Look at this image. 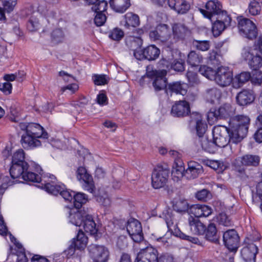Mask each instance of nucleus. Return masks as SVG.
<instances>
[{"label": "nucleus", "mask_w": 262, "mask_h": 262, "mask_svg": "<svg viewBox=\"0 0 262 262\" xmlns=\"http://www.w3.org/2000/svg\"><path fill=\"white\" fill-rule=\"evenodd\" d=\"M110 5L112 9L118 13H124L130 6V0H110Z\"/></svg>", "instance_id": "29"}, {"label": "nucleus", "mask_w": 262, "mask_h": 262, "mask_svg": "<svg viewBox=\"0 0 262 262\" xmlns=\"http://www.w3.org/2000/svg\"><path fill=\"white\" fill-rule=\"evenodd\" d=\"M169 7L178 14H184L190 9V4L185 0H168Z\"/></svg>", "instance_id": "23"}, {"label": "nucleus", "mask_w": 262, "mask_h": 262, "mask_svg": "<svg viewBox=\"0 0 262 262\" xmlns=\"http://www.w3.org/2000/svg\"><path fill=\"white\" fill-rule=\"evenodd\" d=\"M198 142L200 143L202 149L206 151L212 153L216 150V146H217L215 144L214 142L209 141L206 138H199Z\"/></svg>", "instance_id": "43"}, {"label": "nucleus", "mask_w": 262, "mask_h": 262, "mask_svg": "<svg viewBox=\"0 0 262 262\" xmlns=\"http://www.w3.org/2000/svg\"><path fill=\"white\" fill-rule=\"evenodd\" d=\"M171 36V30L166 24L158 25L156 30L151 31L149 37L153 40H160L162 41H167Z\"/></svg>", "instance_id": "19"}, {"label": "nucleus", "mask_w": 262, "mask_h": 262, "mask_svg": "<svg viewBox=\"0 0 262 262\" xmlns=\"http://www.w3.org/2000/svg\"><path fill=\"white\" fill-rule=\"evenodd\" d=\"M176 167H173L171 174L174 177L180 179L183 176V172L184 171V167L183 166V163L180 160H177L175 162Z\"/></svg>", "instance_id": "51"}, {"label": "nucleus", "mask_w": 262, "mask_h": 262, "mask_svg": "<svg viewBox=\"0 0 262 262\" xmlns=\"http://www.w3.org/2000/svg\"><path fill=\"white\" fill-rule=\"evenodd\" d=\"M148 262H173V257L168 255H163L158 257L157 250L148 244Z\"/></svg>", "instance_id": "25"}, {"label": "nucleus", "mask_w": 262, "mask_h": 262, "mask_svg": "<svg viewBox=\"0 0 262 262\" xmlns=\"http://www.w3.org/2000/svg\"><path fill=\"white\" fill-rule=\"evenodd\" d=\"M85 212H82L76 209H71L69 216V221L72 224L80 227L85 219Z\"/></svg>", "instance_id": "31"}, {"label": "nucleus", "mask_w": 262, "mask_h": 262, "mask_svg": "<svg viewBox=\"0 0 262 262\" xmlns=\"http://www.w3.org/2000/svg\"><path fill=\"white\" fill-rule=\"evenodd\" d=\"M203 56L195 51H191L187 55V62L192 67H198L203 61Z\"/></svg>", "instance_id": "38"}, {"label": "nucleus", "mask_w": 262, "mask_h": 262, "mask_svg": "<svg viewBox=\"0 0 262 262\" xmlns=\"http://www.w3.org/2000/svg\"><path fill=\"white\" fill-rule=\"evenodd\" d=\"M212 24V31L214 36H219L226 28L231 25V17L227 12H223L216 16Z\"/></svg>", "instance_id": "9"}, {"label": "nucleus", "mask_w": 262, "mask_h": 262, "mask_svg": "<svg viewBox=\"0 0 262 262\" xmlns=\"http://www.w3.org/2000/svg\"><path fill=\"white\" fill-rule=\"evenodd\" d=\"M205 238L207 240L217 244L219 242V236L215 224L210 223L205 230Z\"/></svg>", "instance_id": "35"}, {"label": "nucleus", "mask_w": 262, "mask_h": 262, "mask_svg": "<svg viewBox=\"0 0 262 262\" xmlns=\"http://www.w3.org/2000/svg\"><path fill=\"white\" fill-rule=\"evenodd\" d=\"M165 222L166 223L168 231H170L176 236L179 237L182 232L178 227L177 222L173 217L169 213L165 215Z\"/></svg>", "instance_id": "33"}, {"label": "nucleus", "mask_w": 262, "mask_h": 262, "mask_svg": "<svg viewBox=\"0 0 262 262\" xmlns=\"http://www.w3.org/2000/svg\"><path fill=\"white\" fill-rule=\"evenodd\" d=\"M199 72L207 78L210 80H214L216 75V71L207 66H201L199 69Z\"/></svg>", "instance_id": "45"}, {"label": "nucleus", "mask_w": 262, "mask_h": 262, "mask_svg": "<svg viewBox=\"0 0 262 262\" xmlns=\"http://www.w3.org/2000/svg\"><path fill=\"white\" fill-rule=\"evenodd\" d=\"M192 45L196 49L202 51H208L210 47V42L208 40H200L194 39L192 41Z\"/></svg>", "instance_id": "50"}, {"label": "nucleus", "mask_w": 262, "mask_h": 262, "mask_svg": "<svg viewBox=\"0 0 262 262\" xmlns=\"http://www.w3.org/2000/svg\"><path fill=\"white\" fill-rule=\"evenodd\" d=\"M222 96L221 90L215 87L207 89L205 92V97L208 102L214 103L219 102Z\"/></svg>", "instance_id": "34"}, {"label": "nucleus", "mask_w": 262, "mask_h": 262, "mask_svg": "<svg viewBox=\"0 0 262 262\" xmlns=\"http://www.w3.org/2000/svg\"><path fill=\"white\" fill-rule=\"evenodd\" d=\"M125 19L124 26L126 28L129 27H136L140 24L139 17L132 12H128L124 15Z\"/></svg>", "instance_id": "39"}, {"label": "nucleus", "mask_w": 262, "mask_h": 262, "mask_svg": "<svg viewBox=\"0 0 262 262\" xmlns=\"http://www.w3.org/2000/svg\"><path fill=\"white\" fill-rule=\"evenodd\" d=\"M245 246L241 250V255L246 262H255L256 255L258 252L257 247L252 243V240L247 237L245 241Z\"/></svg>", "instance_id": "16"}, {"label": "nucleus", "mask_w": 262, "mask_h": 262, "mask_svg": "<svg viewBox=\"0 0 262 262\" xmlns=\"http://www.w3.org/2000/svg\"><path fill=\"white\" fill-rule=\"evenodd\" d=\"M45 189L49 193L56 195L60 194V191H61L62 189H64V185L62 184L54 185L50 183H47L45 185Z\"/></svg>", "instance_id": "46"}, {"label": "nucleus", "mask_w": 262, "mask_h": 262, "mask_svg": "<svg viewBox=\"0 0 262 262\" xmlns=\"http://www.w3.org/2000/svg\"><path fill=\"white\" fill-rule=\"evenodd\" d=\"M171 68L177 72H183L185 70V62L182 59H174L171 63Z\"/></svg>", "instance_id": "56"}, {"label": "nucleus", "mask_w": 262, "mask_h": 262, "mask_svg": "<svg viewBox=\"0 0 262 262\" xmlns=\"http://www.w3.org/2000/svg\"><path fill=\"white\" fill-rule=\"evenodd\" d=\"M97 202L104 207H108L111 205V201L106 190L103 188H100L98 194L96 195Z\"/></svg>", "instance_id": "40"}, {"label": "nucleus", "mask_w": 262, "mask_h": 262, "mask_svg": "<svg viewBox=\"0 0 262 262\" xmlns=\"http://www.w3.org/2000/svg\"><path fill=\"white\" fill-rule=\"evenodd\" d=\"M190 212L194 216V217L198 219L208 216L211 214L212 209L208 206L196 204L191 207Z\"/></svg>", "instance_id": "24"}, {"label": "nucleus", "mask_w": 262, "mask_h": 262, "mask_svg": "<svg viewBox=\"0 0 262 262\" xmlns=\"http://www.w3.org/2000/svg\"><path fill=\"white\" fill-rule=\"evenodd\" d=\"M190 112L189 103L185 100L177 101L172 105L171 113L172 116L178 117H183L188 115Z\"/></svg>", "instance_id": "21"}, {"label": "nucleus", "mask_w": 262, "mask_h": 262, "mask_svg": "<svg viewBox=\"0 0 262 262\" xmlns=\"http://www.w3.org/2000/svg\"><path fill=\"white\" fill-rule=\"evenodd\" d=\"M206 165L217 171L219 173L222 172L227 168L226 165L220 161L207 160Z\"/></svg>", "instance_id": "49"}, {"label": "nucleus", "mask_w": 262, "mask_h": 262, "mask_svg": "<svg viewBox=\"0 0 262 262\" xmlns=\"http://www.w3.org/2000/svg\"><path fill=\"white\" fill-rule=\"evenodd\" d=\"M126 230L132 239L139 243L143 239V234L141 223L136 219L131 218L127 222Z\"/></svg>", "instance_id": "11"}, {"label": "nucleus", "mask_w": 262, "mask_h": 262, "mask_svg": "<svg viewBox=\"0 0 262 262\" xmlns=\"http://www.w3.org/2000/svg\"><path fill=\"white\" fill-rule=\"evenodd\" d=\"M48 138V134L39 124L29 123L28 133L21 136V143L25 148H33L41 145L39 138Z\"/></svg>", "instance_id": "2"}, {"label": "nucleus", "mask_w": 262, "mask_h": 262, "mask_svg": "<svg viewBox=\"0 0 262 262\" xmlns=\"http://www.w3.org/2000/svg\"><path fill=\"white\" fill-rule=\"evenodd\" d=\"M165 92L167 94L171 95L172 93H176L184 96L187 93L186 86L184 83H182L179 81L171 82L167 84Z\"/></svg>", "instance_id": "28"}, {"label": "nucleus", "mask_w": 262, "mask_h": 262, "mask_svg": "<svg viewBox=\"0 0 262 262\" xmlns=\"http://www.w3.org/2000/svg\"><path fill=\"white\" fill-rule=\"evenodd\" d=\"M84 231L90 233L91 235L97 234L98 229L92 215L87 214L85 215V219L82 224Z\"/></svg>", "instance_id": "32"}, {"label": "nucleus", "mask_w": 262, "mask_h": 262, "mask_svg": "<svg viewBox=\"0 0 262 262\" xmlns=\"http://www.w3.org/2000/svg\"><path fill=\"white\" fill-rule=\"evenodd\" d=\"M253 49L249 47H244L242 52V56L245 60L249 61L254 56Z\"/></svg>", "instance_id": "62"}, {"label": "nucleus", "mask_w": 262, "mask_h": 262, "mask_svg": "<svg viewBox=\"0 0 262 262\" xmlns=\"http://www.w3.org/2000/svg\"><path fill=\"white\" fill-rule=\"evenodd\" d=\"M29 19L27 25L28 30L31 32L37 31L41 26L40 17L41 15L39 12H33L31 14H28Z\"/></svg>", "instance_id": "27"}, {"label": "nucleus", "mask_w": 262, "mask_h": 262, "mask_svg": "<svg viewBox=\"0 0 262 262\" xmlns=\"http://www.w3.org/2000/svg\"><path fill=\"white\" fill-rule=\"evenodd\" d=\"M223 241L225 246L230 251H236L238 247L239 237L235 230H229L224 232Z\"/></svg>", "instance_id": "18"}, {"label": "nucleus", "mask_w": 262, "mask_h": 262, "mask_svg": "<svg viewBox=\"0 0 262 262\" xmlns=\"http://www.w3.org/2000/svg\"><path fill=\"white\" fill-rule=\"evenodd\" d=\"M217 220L220 224L225 226H229L231 225V221L227 215L225 213H221L217 216Z\"/></svg>", "instance_id": "60"}, {"label": "nucleus", "mask_w": 262, "mask_h": 262, "mask_svg": "<svg viewBox=\"0 0 262 262\" xmlns=\"http://www.w3.org/2000/svg\"><path fill=\"white\" fill-rule=\"evenodd\" d=\"M251 81L253 84L261 85L262 84V72L255 71L253 76H251Z\"/></svg>", "instance_id": "61"}, {"label": "nucleus", "mask_w": 262, "mask_h": 262, "mask_svg": "<svg viewBox=\"0 0 262 262\" xmlns=\"http://www.w3.org/2000/svg\"><path fill=\"white\" fill-rule=\"evenodd\" d=\"M213 139L219 147H225L232 142L228 134V127L223 126H214L212 129Z\"/></svg>", "instance_id": "8"}, {"label": "nucleus", "mask_w": 262, "mask_h": 262, "mask_svg": "<svg viewBox=\"0 0 262 262\" xmlns=\"http://www.w3.org/2000/svg\"><path fill=\"white\" fill-rule=\"evenodd\" d=\"M77 178L79 181H82V187L84 190L94 194L95 186L92 176L88 173L86 169L80 166L77 170Z\"/></svg>", "instance_id": "13"}, {"label": "nucleus", "mask_w": 262, "mask_h": 262, "mask_svg": "<svg viewBox=\"0 0 262 262\" xmlns=\"http://www.w3.org/2000/svg\"><path fill=\"white\" fill-rule=\"evenodd\" d=\"M166 70H155L148 72V77L152 76L154 80L152 85L156 91H160L166 90L167 87V79L166 78L167 75Z\"/></svg>", "instance_id": "12"}, {"label": "nucleus", "mask_w": 262, "mask_h": 262, "mask_svg": "<svg viewBox=\"0 0 262 262\" xmlns=\"http://www.w3.org/2000/svg\"><path fill=\"white\" fill-rule=\"evenodd\" d=\"M23 163L24 164L12 163L10 168V174L11 178L15 179L21 177L26 181L40 182L41 181L40 177L28 170L29 165L27 163Z\"/></svg>", "instance_id": "3"}, {"label": "nucleus", "mask_w": 262, "mask_h": 262, "mask_svg": "<svg viewBox=\"0 0 262 262\" xmlns=\"http://www.w3.org/2000/svg\"><path fill=\"white\" fill-rule=\"evenodd\" d=\"M25 154L24 151L21 149H18L13 154L12 158V163H15L18 164H23V163H27L25 160Z\"/></svg>", "instance_id": "53"}, {"label": "nucleus", "mask_w": 262, "mask_h": 262, "mask_svg": "<svg viewBox=\"0 0 262 262\" xmlns=\"http://www.w3.org/2000/svg\"><path fill=\"white\" fill-rule=\"evenodd\" d=\"M186 77L189 84L191 85H196L200 83L196 73L192 71H188L186 73Z\"/></svg>", "instance_id": "59"}, {"label": "nucleus", "mask_w": 262, "mask_h": 262, "mask_svg": "<svg viewBox=\"0 0 262 262\" xmlns=\"http://www.w3.org/2000/svg\"><path fill=\"white\" fill-rule=\"evenodd\" d=\"M169 170L167 165H158L155 168L151 176V184L155 189L160 188L166 184Z\"/></svg>", "instance_id": "5"}, {"label": "nucleus", "mask_w": 262, "mask_h": 262, "mask_svg": "<svg viewBox=\"0 0 262 262\" xmlns=\"http://www.w3.org/2000/svg\"><path fill=\"white\" fill-rule=\"evenodd\" d=\"M188 223L191 231L195 234L203 235L206 226L197 218L190 215L188 218Z\"/></svg>", "instance_id": "26"}, {"label": "nucleus", "mask_w": 262, "mask_h": 262, "mask_svg": "<svg viewBox=\"0 0 262 262\" xmlns=\"http://www.w3.org/2000/svg\"><path fill=\"white\" fill-rule=\"evenodd\" d=\"M251 119L246 115H234L229 119L228 134L233 143L241 142L247 135Z\"/></svg>", "instance_id": "1"}, {"label": "nucleus", "mask_w": 262, "mask_h": 262, "mask_svg": "<svg viewBox=\"0 0 262 262\" xmlns=\"http://www.w3.org/2000/svg\"><path fill=\"white\" fill-rule=\"evenodd\" d=\"M238 28L242 35L250 39H253L257 35V30L255 24L250 19L242 16L237 17Z\"/></svg>", "instance_id": "6"}, {"label": "nucleus", "mask_w": 262, "mask_h": 262, "mask_svg": "<svg viewBox=\"0 0 262 262\" xmlns=\"http://www.w3.org/2000/svg\"><path fill=\"white\" fill-rule=\"evenodd\" d=\"M248 10L249 13L254 16L260 14L261 7L258 2L253 0L249 5Z\"/></svg>", "instance_id": "54"}, {"label": "nucleus", "mask_w": 262, "mask_h": 262, "mask_svg": "<svg viewBox=\"0 0 262 262\" xmlns=\"http://www.w3.org/2000/svg\"><path fill=\"white\" fill-rule=\"evenodd\" d=\"M251 78V74L248 72H243L236 75L233 78V85L235 88H239Z\"/></svg>", "instance_id": "37"}, {"label": "nucleus", "mask_w": 262, "mask_h": 262, "mask_svg": "<svg viewBox=\"0 0 262 262\" xmlns=\"http://www.w3.org/2000/svg\"><path fill=\"white\" fill-rule=\"evenodd\" d=\"M214 81L221 86H228L233 82L232 72L227 67H219L216 70Z\"/></svg>", "instance_id": "15"}, {"label": "nucleus", "mask_w": 262, "mask_h": 262, "mask_svg": "<svg viewBox=\"0 0 262 262\" xmlns=\"http://www.w3.org/2000/svg\"><path fill=\"white\" fill-rule=\"evenodd\" d=\"M52 42L54 44H58L63 41L64 34L63 31L60 29L54 30L51 34Z\"/></svg>", "instance_id": "47"}, {"label": "nucleus", "mask_w": 262, "mask_h": 262, "mask_svg": "<svg viewBox=\"0 0 262 262\" xmlns=\"http://www.w3.org/2000/svg\"><path fill=\"white\" fill-rule=\"evenodd\" d=\"M172 30L173 38L176 39L184 38L188 31L187 27L184 25L180 23L173 24Z\"/></svg>", "instance_id": "36"}, {"label": "nucleus", "mask_w": 262, "mask_h": 262, "mask_svg": "<svg viewBox=\"0 0 262 262\" xmlns=\"http://www.w3.org/2000/svg\"><path fill=\"white\" fill-rule=\"evenodd\" d=\"M248 63L251 69L257 71L262 66V57L256 54L249 61Z\"/></svg>", "instance_id": "52"}, {"label": "nucleus", "mask_w": 262, "mask_h": 262, "mask_svg": "<svg viewBox=\"0 0 262 262\" xmlns=\"http://www.w3.org/2000/svg\"><path fill=\"white\" fill-rule=\"evenodd\" d=\"M260 162V158L258 156L247 154L242 157H239L235 159V165L236 170L243 174L245 169L242 166H257Z\"/></svg>", "instance_id": "10"}, {"label": "nucleus", "mask_w": 262, "mask_h": 262, "mask_svg": "<svg viewBox=\"0 0 262 262\" xmlns=\"http://www.w3.org/2000/svg\"><path fill=\"white\" fill-rule=\"evenodd\" d=\"M88 249L89 255L94 262H107L108 260L110 252L106 247L103 245L91 244Z\"/></svg>", "instance_id": "7"}, {"label": "nucleus", "mask_w": 262, "mask_h": 262, "mask_svg": "<svg viewBox=\"0 0 262 262\" xmlns=\"http://www.w3.org/2000/svg\"><path fill=\"white\" fill-rule=\"evenodd\" d=\"M206 10L199 8V10L203 15V16L210 20L214 15L218 16L219 14L223 12H226L222 10V5L221 3L217 0L209 1L205 5Z\"/></svg>", "instance_id": "14"}, {"label": "nucleus", "mask_w": 262, "mask_h": 262, "mask_svg": "<svg viewBox=\"0 0 262 262\" xmlns=\"http://www.w3.org/2000/svg\"><path fill=\"white\" fill-rule=\"evenodd\" d=\"M204 172L203 166L195 161H190L188 163V168L186 170L187 174H190V179H195Z\"/></svg>", "instance_id": "30"}, {"label": "nucleus", "mask_w": 262, "mask_h": 262, "mask_svg": "<svg viewBox=\"0 0 262 262\" xmlns=\"http://www.w3.org/2000/svg\"><path fill=\"white\" fill-rule=\"evenodd\" d=\"M160 54V50L155 45H148V61L157 59Z\"/></svg>", "instance_id": "55"}, {"label": "nucleus", "mask_w": 262, "mask_h": 262, "mask_svg": "<svg viewBox=\"0 0 262 262\" xmlns=\"http://www.w3.org/2000/svg\"><path fill=\"white\" fill-rule=\"evenodd\" d=\"M236 113V107L230 103H224L217 108H212L208 113V119L215 120L222 119L231 118Z\"/></svg>", "instance_id": "4"}, {"label": "nucleus", "mask_w": 262, "mask_h": 262, "mask_svg": "<svg viewBox=\"0 0 262 262\" xmlns=\"http://www.w3.org/2000/svg\"><path fill=\"white\" fill-rule=\"evenodd\" d=\"M195 116V122L196 123L195 128L196 133L200 138L203 137V135L205 134L207 128V125L205 121H202V116L201 114L196 113Z\"/></svg>", "instance_id": "42"}, {"label": "nucleus", "mask_w": 262, "mask_h": 262, "mask_svg": "<svg viewBox=\"0 0 262 262\" xmlns=\"http://www.w3.org/2000/svg\"><path fill=\"white\" fill-rule=\"evenodd\" d=\"M219 54L216 50H212L209 53L207 57L208 60L213 64H217L219 63Z\"/></svg>", "instance_id": "64"}, {"label": "nucleus", "mask_w": 262, "mask_h": 262, "mask_svg": "<svg viewBox=\"0 0 262 262\" xmlns=\"http://www.w3.org/2000/svg\"><path fill=\"white\" fill-rule=\"evenodd\" d=\"M74 205L76 209H80L88 201V197L83 192L75 193L74 195Z\"/></svg>", "instance_id": "44"}, {"label": "nucleus", "mask_w": 262, "mask_h": 262, "mask_svg": "<svg viewBox=\"0 0 262 262\" xmlns=\"http://www.w3.org/2000/svg\"><path fill=\"white\" fill-rule=\"evenodd\" d=\"M92 79L94 84L97 85H104L108 81V78L105 75L95 74L93 76Z\"/></svg>", "instance_id": "57"}, {"label": "nucleus", "mask_w": 262, "mask_h": 262, "mask_svg": "<svg viewBox=\"0 0 262 262\" xmlns=\"http://www.w3.org/2000/svg\"><path fill=\"white\" fill-rule=\"evenodd\" d=\"M107 7V2L103 0L99 2L98 6L92 7V10L96 13L94 22L97 26H101L105 23L106 17L103 12L106 10Z\"/></svg>", "instance_id": "20"}, {"label": "nucleus", "mask_w": 262, "mask_h": 262, "mask_svg": "<svg viewBox=\"0 0 262 262\" xmlns=\"http://www.w3.org/2000/svg\"><path fill=\"white\" fill-rule=\"evenodd\" d=\"M173 208L178 212H186L188 210V204L186 200L180 199L174 201Z\"/></svg>", "instance_id": "48"}, {"label": "nucleus", "mask_w": 262, "mask_h": 262, "mask_svg": "<svg viewBox=\"0 0 262 262\" xmlns=\"http://www.w3.org/2000/svg\"><path fill=\"white\" fill-rule=\"evenodd\" d=\"M147 260V247L141 249L138 253L135 262H146Z\"/></svg>", "instance_id": "63"}, {"label": "nucleus", "mask_w": 262, "mask_h": 262, "mask_svg": "<svg viewBox=\"0 0 262 262\" xmlns=\"http://www.w3.org/2000/svg\"><path fill=\"white\" fill-rule=\"evenodd\" d=\"M123 36V31L118 28H115L110 31L108 35L109 37L114 40H119Z\"/></svg>", "instance_id": "58"}, {"label": "nucleus", "mask_w": 262, "mask_h": 262, "mask_svg": "<svg viewBox=\"0 0 262 262\" xmlns=\"http://www.w3.org/2000/svg\"><path fill=\"white\" fill-rule=\"evenodd\" d=\"M255 99L254 93L250 90H243L236 97L237 103L240 106H245L252 103Z\"/></svg>", "instance_id": "22"}, {"label": "nucleus", "mask_w": 262, "mask_h": 262, "mask_svg": "<svg viewBox=\"0 0 262 262\" xmlns=\"http://www.w3.org/2000/svg\"><path fill=\"white\" fill-rule=\"evenodd\" d=\"M126 45L133 52L141 47L143 40L139 37L129 36L126 38Z\"/></svg>", "instance_id": "41"}, {"label": "nucleus", "mask_w": 262, "mask_h": 262, "mask_svg": "<svg viewBox=\"0 0 262 262\" xmlns=\"http://www.w3.org/2000/svg\"><path fill=\"white\" fill-rule=\"evenodd\" d=\"M88 243V237L81 229L79 230L76 238H74L67 252L68 254L72 255L76 249L83 250Z\"/></svg>", "instance_id": "17"}]
</instances>
